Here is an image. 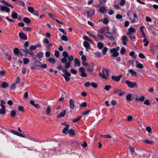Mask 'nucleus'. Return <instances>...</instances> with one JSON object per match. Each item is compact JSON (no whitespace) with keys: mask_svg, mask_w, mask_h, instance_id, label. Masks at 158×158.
Listing matches in <instances>:
<instances>
[{"mask_svg":"<svg viewBox=\"0 0 158 158\" xmlns=\"http://www.w3.org/2000/svg\"><path fill=\"white\" fill-rule=\"evenodd\" d=\"M63 72L64 74H62V75L64 78L65 81L67 82H68L70 79L69 77L71 76V73L69 72L68 70L66 69H64L63 70Z\"/></svg>","mask_w":158,"mask_h":158,"instance_id":"f257e3e1","label":"nucleus"},{"mask_svg":"<svg viewBox=\"0 0 158 158\" xmlns=\"http://www.w3.org/2000/svg\"><path fill=\"white\" fill-rule=\"evenodd\" d=\"M102 73V74L101 73H99V75L104 79H107V78L106 75H107V76L109 75V73L107 70L104 68L103 69Z\"/></svg>","mask_w":158,"mask_h":158,"instance_id":"f03ea898","label":"nucleus"},{"mask_svg":"<svg viewBox=\"0 0 158 158\" xmlns=\"http://www.w3.org/2000/svg\"><path fill=\"white\" fill-rule=\"evenodd\" d=\"M125 83L126 84H127V86L130 88H133L136 85V82H132L128 80L125 81Z\"/></svg>","mask_w":158,"mask_h":158,"instance_id":"7ed1b4c3","label":"nucleus"},{"mask_svg":"<svg viewBox=\"0 0 158 158\" xmlns=\"http://www.w3.org/2000/svg\"><path fill=\"white\" fill-rule=\"evenodd\" d=\"M19 37L23 40H27V35L23 31H20L19 33Z\"/></svg>","mask_w":158,"mask_h":158,"instance_id":"20e7f679","label":"nucleus"},{"mask_svg":"<svg viewBox=\"0 0 158 158\" xmlns=\"http://www.w3.org/2000/svg\"><path fill=\"white\" fill-rule=\"evenodd\" d=\"M79 71L81 73V76L82 77H86L87 75L85 73V69L82 67H81L79 69Z\"/></svg>","mask_w":158,"mask_h":158,"instance_id":"39448f33","label":"nucleus"},{"mask_svg":"<svg viewBox=\"0 0 158 158\" xmlns=\"http://www.w3.org/2000/svg\"><path fill=\"white\" fill-rule=\"evenodd\" d=\"M122 75H120L117 76L113 75L111 76V78L113 80L118 82L120 80V78H122Z\"/></svg>","mask_w":158,"mask_h":158,"instance_id":"423d86ee","label":"nucleus"},{"mask_svg":"<svg viewBox=\"0 0 158 158\" xmlns=\"http://www.w3.org/2000/svg\"><path fill=\"white\" fill-rule=\"evenodd\" d=\"M105 36L111 41H113L114 39V37L112 35V34L109 32H106Z\"/></svg>","mask_w":158,"mask_h":158,"instance_id":"0eeeda50","label":"nucleus"},{"mask_svg":"<svg viewBox=\"0 0 158 158\" xmlns=\"http://www.w3.org/2000/svg\"><path fill=\"white\" fill-rule=\"evenodd\" d=\"M0 10H1L2 11H5L8 13L10 11L9 8L5 6L0 5Z\"/></svg>","mask_w":158,"mask_h":158,"instance_id":"6e6552de","label":"nucleus"},{"mask_svg":"<svg viewBox=\"0 0 158 158\" xmlns=\"http://www.w3.org/2000/svg\"><path fill=\"white\" fill-rule=\"evenodd\" d=\"M74 101L72 99H70L69 100V107L72 109H73L75 107V104Z\"/></svg>","mask_w":158,"mask_h":158,"instance_id":"1a4fd4ad","label":"nucleus"},{"mask_svg":"<svg viewBox=\"0 0 158 158\" xmlns=\"http://www.w3.org/2000/svg\"><path fill=\"white\" fill-rule=\"evenodd\" d=\"M83 45L84 47L86 48V51H88L90 47V45L89 44L88 42L86 41H85L83 43Z\"/></svg>","mask_w":158,"mask_h":158,"instance_id":"9d476101","label":"nucleus"},{"mask_svg":"<svg viewBox=\"0 0 158 158\" xmlns=\"http://www.w3.org/2000/svg\"><path fill=\"white\" fill-rule=\"evenodd\" d=\"M74 62H75L74 66L75 67L80 66L81 65L80 62L79 60V59L78 58H75L74 60Z\"/></svg>","mask_w":158,"mask_h":158,"instance_id":"9b49d317","label":"nucleus"},{"mask_svg":"<svg viewBox=\"0 0 158 158\" xmlns=\"http://www.w3.org/2000/svg\"><path fill=\"white\" fill-rule=\"evenodd\" d=\"M102 14H104L106 11V7L102 6L98 10Z\"/></svg>","mask_w":158,"mask_h":158,"instance_id":"f8f14e48","label":"nucleus"},{"mask_svg":"<svg viewBox=\"0 0 158 158\" xmlns=\"http://www.w3.org/2000/svg\"><path fill=\"white\" fill-rule=\"evenodd\" d=\"M0 2L1 3H2L12 8H14V6L8 3V2H7L6 1L4 0H1L0 1Z\"/></svg>","mask_w":158,"mask_h":158,"instance_id":"ddd939ff","label":"nucleus"},{"mask_svg":"<svg viewBox=\"0 0 158 158\" xmlns=\"http://www.w3.org/2000/svg\"><path fill=\"white\" fill-rule=\"evenodd\" d=\"M66 110H64L61 112L59 115L57 116V118H60V117H64L66 113Z\"/></svg>","mask_w":158,"mask_h":158,"instance_id":"4468645a","label":"nucleus"},{"mask_svg":"<svg viewBox=\"0 0 158 158\" xmlns=\"http://www.w3.org/2000/svg\"><path fill=\"white\" fill-rule=\"evenodd\" d=\"M69 127V125H66V127L63 129L62 131V133L65 134H67Z\"/></svg>","mask_w":158,"mask_h":158,"instance_id":"2eb2a0df","label":"nucleus"},{"mask_svg":"<svg viewBox=\"0 0 158 158\" xmlns=\"http://www.w3.org/2000/svg\"><path fill=\"white\" fill-rule=\"evenodd\" d=\"M9 83H7L6 82H3L1 85V87L3 89H5L8 87L9 85Z\"/></svg>","mask_w":158,"mask_h":158,"instance_id":"dca6fc26","label":"nucleus"},{"mask_svg":"<svg viewBox=\"0 0 158 158\" xmlns=\"http://www.w3.org/2000/svg\"><path fill=\"white\" fill-rule=\"evenodd\" d=\"M11 16L13 19H17L18 17V14L13 11L12 12Z\"/></svg>","mask_w":158,"mask_h":158,"instance_id":"f3484780","label":"nucleus"},{"mask_svg":"<svg viewBox=\"0 0 158 158\" xmlns=\"http://www.w3.org/2000/svg\"><path fill=\"white\" fill-rule=\"evenodd\" d=\"M128 30L129 31L127 33V34L128 35H131V33L134 32L135 31V29L132 27H130L129 29Z\"/></svg>","mask_w":158,"mask_h":158,"instance_id":"a211bd4d","label":"nucleus"},{"mask_svg":"<svg viewBox=\"0 0 158 158\" xmlns=\"http://www.w3.org/2000/svg\"><path fill=\"white\" fill-rule=\"evenodd\" d=\"M41 63L38 60H36L34 63V64L35 66H37L40 68L41 67Z\"/></svg>","mask_w":158,"mask_h":158,"instance_id":"6ab92c4d","label":"nucleus"},{"mask_svg":"<svg viewBox=\"0 0 158 158\" xmlns=\"http://www.w3.org/2000/svg\"><path fill=\"white\" fill-rule=\"evenodd\" d=\"M144 27V26H141L140 27V31L142 34L143 37L144 38H146V35H145V34L144 32V31H143V28Z\"/></svg>","mask_w":158,"mask_h":158,"instance_id":"aec40b11","label":"nucleus"},{"mask_svg":"<svg viewBox=\"0 0 158 158\" xmlns=\"http://www.w3.org/2000/svg\"><path fill=\"white\" fill-rule=\"evenodd\" d=\"M23 21L24 22L27 24H29L31 22V20L28 17L24 18L23 19Z\"/></svg>","mask_w":158,"mask_h":158,"instance_id":"412c9836","label":"nucleus"},{"mask_svg":"<svg viewBox=\"0 0 158 158\" xmlns=\"http://www.w3.org/2000/svg\"><path fill=\"white\" fill-rule=\"evenodd\" d=\"M104 44L101 42H98L97 44V47L99 49H102L104 47Z\"/></svg>","mask_w":158,"mask_h":158,"instance_id":"4be33fe9","label":"nucleus"},{"mask_svg":"<svg viewBox=\"0 0 158 158\" xmlns=\"http://www.w3.org/2000/svg\"><path fill=\"white\" fill-rule=\"evenodd\" d=\"M71 65V62H68L65 63L64 67L66 69L69 68Z\"/></svg>","mask_w":158,"mask_h":158,"instance_id":"5701e85b","label":"nucleus"},{"mask_svg":"<svg viewBox=\"0 0 158 158\" xmlns=\"http://www.w3.org/2000/svg\"><path fill=\"white\" fill-rule=\"evenodd\" d=\"M135 99L137 101H140L141 102H143L144 100V97L143 95L142 96L140 97L139 98H136Z\"/></svg>","mask_w":158,"mask_h":158,"instance_id":"b1692460","label":"nucleus"},{"mask_svg":"<svg viewBox=\"0 0 158 158\" xmlns=\"http://www.w3.org/2000/svg\"><path fill=\"white\" fill-rule=\"evenodd\" d=\"M68 133L71 135H75V132L72 129H71L68 130Z\"/></svg>","mask_w":158,"mask_h":158,"instance_id":"393cba45","label":"nucleus"},{"mask_svg":"<svg viewBox=\"0 0 158 158\" xmlns=\"http://www.w3.org/2000/svg\"><path fill=\"white\" fill-rule=\"evenodd\" d=\"M100 138H105L111 139V136L109 135H101L100 136Z\"/></svg>","mask_w":158,"mask_h":158,"instance_id":"a878e982","label":"nucleus"},{"mask_svg":"<svg viewBox=\"0 0 158 158\" xmlns=\"http://www.w3.org/2000/svg\"><path fill=\"white\" fill-rule=\"evenodd\" d=\"M16 114V113L15 110H12L10 112V116L12 118H14L15 117Z\"/></svg>","mask_w":158,"mask_h":158,"instance_id":"bb28decb","label":"nucleus"},{"mask_svg":"<svg viewBox=\"0 0 158 158\" xmlns=\"http://www.w3.org/2000/svg\"><path fill=\"white\" fill-rule=\"evenodd\" d=\"M43 53L42 52H39L36 55V57L39 58H41L43 56Z\"/></svg>","mask_w":158,"mask_h":158,"instance_id":"cd10ccee","label":"nucleus"},{"mask_svg":"<svg viewBox=\"0 0 158 158\" xmlns=\"http://www.w3.org/2000/svg\"><path fill=\"white\" fill-rule=\"evenodd\" d=\"M51 112V108L50 106H48L47 109L46 111V114L48 116H49Z\"/></svg>","mask_w":158,"mask_h":158,"instance_id":"c85d7f7f","label":"nucleus"},{"mask_svg":"<svg viewBox=\"0 0 158 158\" xmlns=\"http://www.w3.org/2000/svg\"><path fill=\"white\" fill-rule=\"evenodd\" d=\"M87 34L88 35H89L90 36L92 37L94 39L95 41L97 42L98 41V40H97V38L95 35L93 34L92 33H90L89 32H87Z\"/></svg>","mask_w":158,"mask_h":158,"instance_id":"c756f323","label":"nucleus"},{"mask_svg":"<svg viewBox=\"0 0 158 158\" xmlns=\"http://www.w3.org/2000/svg\"><path fill=\"white\" fill-rule=\"evenodd\" d=\"M82 117L80 116H78L76 118H75L73 120V123H75L79 121L81 118Z\"/></svg>","mask_w":158,"mask_h":158,"instance_id":"7c9ffc66","label":"nucleus"},{"mask_svg":"<svg viewBox=\"0 0 158 158\" xmlns=\"http://www.w3.org/2000/svg\"><path fill=\"white\" fill-rule=\"evenodd\" d=\"M128 72L131 73V75L132 76H134V75H136V73L135 71H134L132 69H129L128 70Z\"/></svg>","mask_w":158,"mask_h":158,"instance_id":"2f4dec72","label":"nucleus"},{"mask_svg":"<svg viewBox=\"0 0 158 158\" xmlns=\"http://www.w3.org/2000/svg\"><path fill=\"white\" fill-rule=\"evenodd\" d=\"M111 88L112 86L111 85H107L105 86L104 89L107 91H108Z\"/></svg>","mask_w":158,"mask_h":158,"instance_id":"473e14b6","label":"nucleus"},{"mask_svg":"<svg viewBox=\"0 0 158 158\" xmlns=\"http://www.w3.org/2000/svg\"><path fill=\"white\" fill-rule=\"evenodd\" d=\"M13 52L16 55H18L19 53V50L17 48H14L13 50Z\"/></svg>","mask_w":158,"mask_h":158,"instance_id":"72a5a7b5","label":"nucleus"},{"mask_svg":"<svg viewBox=\"0 0 158 158\" xmlns=\"http://www.w3.org/2000/svg\"><path fill=\"white\" fill-rule=\"evenodd\" d=\"M27 10L30 12L31 13H32L33 12H34V11L35 10L32 7H30V6L28 7Z\"/></svg>","mask_w":158,"mask_h":158,"instance_id":"f704fd0d","label":"nucleus"},{"mask_svg":"<svg viewBox=\"0 0 158 158\" xmlns=\"http://www.w3.org/2000/svg\"><path fill=\"white\" fill-rule=\"evenodd\" d=\"M5 56L6 59L9 61H10L11 60V57L10 54H9L7 53H6L5 54Z\"/></svg>","mask_w":158,"mask_h":158,"instance_id":"c9c22d12","label":"nucleus"},{"mask_svg":"<svg viewBox=\"0 0 158 158\" xmlns=\"http://www.w3.org/2000/svg\"><path fill=\"white\" fill-rule=\"evenodd\" d=\"M135 53L133 51H131L130 52L129 55L133 58H135L136 57V56L135 55Z\"/></svg>","mask_w":158,"mask_h":158,"instance_id":"e433bc0d","label":"nucleus"},{"mask_svg":"<svg viewBox=\"0 0 158 158\" xmlns=\"http://www.w3.org/2000/svg\"><path fill=\"white\" fill-rule=\"evenodd\" d=\"M48 61L50 63L54 64L55 63V60L52 58H50L48 60Z\"/></svg>","mask_w":158,"mask_h":158,"instance_id":"4c0bfd02","label":"nucleus"},{"mask_svg":"<svg viewBox=\"0 0 158 158\" xmlns=\"http://www.w3.org/2000/svg\"><path fill=\"white\" fill-rule=\"evenodd\" d=\"M91 86L95 89L97 88L98 86V84L97 83L94 82L91 83Z\"/></svg>","mask_w":158,"mask_h":158,"instance_id":"58836bf2","label":"nucleus"},{"mask_svg":"<svg viewBox=\"0 0 158 158\" xmlns=\"http://www.w3.org/2000/svg\"><path fill=\"white\" fill-rule=\"evenodd\" d=\"M107 50L108 48L107 47H105L104 48L102 51V53L104 55H105L106 54Z\"/></svg>","mask_w":158,"mask_h":158,"instance_id":"ea45409f","label":"nucleus"},{"mask_svg":"<svg viewBox=\"0 0 158 158\" xmlns=\"http://www.w3.org/2000/svg\"><path fill=\"white\" fill-rule=\"evenodd\" d=\"M119 54L118 52H116L114 53H113L112 55H110V56L111 57H117L118 56Z\"/></svg>","mask_w":158,"mask_h":158,"instance_id":"a19ab883","label":"nucleus"},{"mask_svg":"<svg viewBox=\"0 0 158 158\" xmlns=\"http://www.w3.org/2000/svg\"><path fill=\"white\" fill-rule=\"evenodd\" d=\"M144 142L145 143H147V144H152L154 143V142L152 141H149L148 140H146V139L144 140Z\"/></svg>","mask_w":158,"mask_h":158,"instance_id":"79ce46f5","label":"nucleus"},{"mask_svg":"<svg viewBox=\"0 0 158 158\" xmlns=\"http://www.w3.org/2000/svg\"><path fill=\"white\" fill-rule=\"evenodd\" d=\"M18 110L20 111L24 112V107L22 106H19L18 107Z\"/></svg>","mask_w":158,"mask_h":158,"instance_id":"37998d69","label":"nucleus"},{"mask_svg":"<svg viewBox=\"0 0 158 158\" xmlns=\"http://www.w3.org/2000/svg\"><path fill=\"white\" fill-rule=\"evenodd\" d=\"M23 61L24 64H26L29 62V60L27 58H24L23 59Z\"/></svg>","mask_w":158,"mask_h":158,"instance_id":"c03bdc74","label":"nucleus"},{"mask_svg":"<svg viewBox=\"0 0 158 158\" xmlns=\"http://www.w3.org/2000/svg\"><path fill=\"white\" fill-rule=\"evenodd\" d=\"M62 54L64 57L68 58L69 57L68 53L66 51H64L62 53Z\"/></svg>","mask_w":158,"mask_h":158,"instance_id":"a18cd8bd","label":"nucleus"},{"mask_svg":"<svg viewBox=\"0 0 158 158\" xmlns=\"http://www.w3.org/2000/svg\"><path fill=\"white\" fill-rule=\"evenodd\" d=\"M91 83L89 81L86 82L84 84V86L85 87H89L91 86Z\"/></svg>","mask_w":158,"mask_h":158,"instance_id":"49530a36","label":"nucleus"},{"mask_svg":"<svg viewBox=\"0 0 158 158\" xmlns=\"http://www.w3.org/2000/svg\"><path fill=\"white\" fill-rule=\"evenodd\" d=\"M87 106V103L85 102H84L80 105V106L81 107H85Z\"/></svg>","mask_w":158,"mask_h":158,"instance_id":"de8ad7c7","label":"nucleus"},{"mask_svg":"<svg viewBox=\"0 0 158 158\" xmlns=\"http://www.w3.org/2000/svg\"><path fill=\"white\" fill-rule=\"evenodd\" d=\"M61 39L62 40L67 41L68 40V37L65 35H63L61 37Z\"/></svg>","mask_w":158,"mask_h":158,"instance_id":"09e8293b","label":"nucleus"},{"mask_svg":"<svg viewBox=\"0 0 158 158\" xmlns=\"http://www.w3.org/2000/svg\"><path fill=\"white\" fill-rule=\"evenodd\" d=\"M95 13V10L94 9L92 10H90V17L92 16Z\"/></svg>","mask_w":158,"mask_h":158,"instance_id":"8fccbe9b","label":"nucleus"},{"mask_svg":"<svg viewBox=\"0 0 158 158\" xmlns=\"http://www.w3.org/2000/svg\"><path fill=\"white\" fill-rule=\"evenodd\" d=\"M131 97H132V96H131V95L130 94L129 95H128L126 96V99L127 100H128L129 101H131L132 100V99H131Z\"/></svg>","mask_w":158,"mask_h":158,"instance_id":"3c124183","label":"nucleus"},{"mask_svg":"<svg viewBox=\"0 0 158 158\" xmlns=\"http://www.w3.org/2000/svg\"><path fill=\"white\" fill-rule=\"evenodd\" d=\"M136 66L138 68L140 69H142L143 68V65L141 63L138 64H137Z\"/></svg>","mask_w":158,"mask_h":158,"instance_id":"603ef678","label":"nucleus"},{"mask_svg":"<svg viewBox=\"0 0 158 158\" xmlns=\"http://www.w3.org/2000/svg\"><path fill=\"white\" fill-rule=\"evenodd\" d=\"M54 55L57 57H59L60 56V52L58 50H56L55 52Z\"/></svg>","mask_w":158,"mask_h":158,"instance_id":"864d4df0","label":"nucleus"},{"mask_svg":"<svg viewBox=\"0 0 158 158\" xmlns=\"http://www.w3.org/2000/svg\"><path fill=\"white\" fill-rule=\"evenodd\" d=\"M125 52V50L124 47H122L120 51V53L122 54H123Z\"/></svg>","mask_w":158,"mask_h":158,"instance_id":"5fc2aeb1","label":"nucleus"},{"mask_svg":"<svg viewBox=\"0 0 158 158\" xmlns=\"http://www.w3.org/2000/svg\"><path fill=\"white\" fill-rule=\"evenodd\" d=\"M10 131L12 134H13L15 135H16L17 136L18 135L19 133V132H18L17 131H15V130H10Z\"/></svg>","mask_w":158,"mask_h":158,"instance_id":"6e6d98bb","label":"nucleus"},{"mask_svg":"<svg viewBox=\"0 0 158 158\" xmlns=\"http://www.w3.org/2000/svg\"><path fill=\"white\" fill-rule=\"evenodd\" d=\"M109 22L108 20L106 18H104L102 21V22L105 24H107Z\"/></svg>","mask_w":158,"mask_h":158,"instance_id":"4d7b16f0","label":"nucleus"},{"mask_svg":"<svg viewBox=\"0 0 158 158\" xmlns=\"http://www.w3.org/2000/svg\"><path fill=\"white\" fill-rule=\"evenodd\" d=\"M66 57H64L61 59V61L63 63H65L67 62V59Z\"/></svg>","mask_w":158,"mask_h":158,"instance_id":"13d9d810","label":"nucleus"},{"mask_svg":"<svg viewBox=\"0 0 158 158\" xmlns=\"http://www.w3.org/2000/svg\"><path fill=\"white\" fill-rule=\"evenodd\" d=\"M62 67L63 66L61 64H59L58 65L57 69L58 70H61L63 72L64 70L62 69Z\"/></svg>","mask_w":158,"mask_h":158,"instance_id":"bf43d9fd","label":"nucleus"},{"mask_svg":"<svg viewBox=\"0 0 158 158\" xmlns=\"http://www.w3.org/2000/svg\"><path fill=\"white\" fill-rule=\"evenodd\" d=\"M146 130L149 133H152V129L150 127L147 126L146 127Z\"/></svg>","mask_w":158,"mask_h":158,"instance_id":"052dcab7","label":"nucleus"},{"mask_svg":"<svg viewBox=\"0 0 158 158\" xmlns=\"http://www.w3.org/2000/svg\"><path fill=\"white\" fill-rule=\"evenodd\" d=\"M106 31V29L105 27L101 28L99 30V32L101 33H103Z\"/></svg>","mask_w":158,"mask_h":158,"instance_id":"680f3d73","label":"nucleus"},{"mask_svg":"<svg viewBox=\"0 0 158 158\" xmlns=\"http://www.w3.org/2000/svg\"><path fill=\"white\" fill-rule=\"evenodd\" d=\"M18 2L20 5L22 6H24L25 5L24 2L22 1H18Z\"/></svg>","mask_w":158,"mask_h":158,"instance_id":"e2e57ef3","label":"nucleus"},{"mask_svg":"<svg viewBox=\"0 0 158 158\" xmlns=\"http://www.w3.org/2000/svg\"><path fill=\"white\" fill-rule=\"evenodd\" d=\"M95 56L97 57H101V53L100 52H97L95 53Z\"/></svg>","mask_w":158,"mask_h":158,"instance_id":"0e129e2a","label":"nucleus"},{"mask_svg":"<svg viewBox=\"0 0 158 158\" xmlns=\"http://www.w3.org/2000/svg\"><path fill=\"white\" fill-rule=\"evenodd\" d=\"M97 35L100 39L101 40H104V36L103 35L100 34H98Z\"/></svg>","mask_w":158,"mask_h":158,"instance_id":"69168bd1","label":"nucleus"},{"mask_svg":"<svg viewBox=\"0 0 158 158\" xmlns=\"http://www.w3.org/2000/svg\"><path fill=\"white\" fill-rule=\"evenodd\" d=\"M128 38L126 36H123L122 37V40L123 41H127Z\"/></svg>","mask_w":158,"mask_h":158,"instance_id":"338daca9","label":"nucleus"},{"mask_svg":"<svg viewBox=\"0 0 158 158\" xmlns=\"http://www.w3.org/2000/svg\"><path fill=\"white\" fill-rule=\"evenodd\" d=\"M125 4V0H121V1L119 3L120 5L123 6Z\"/></svg>","mask_w":158,"mask_h":158,"instance_id":"774afa93","label":"nucleus"}]
</instances>
